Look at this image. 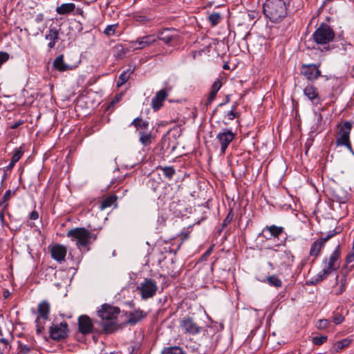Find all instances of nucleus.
I'll return each mask as SVG.
<instances>
[{
  "instance_id": "obj_1",
  "label": "nucleus",
  "mask_w": 354,
  "mask_h": 354,
  "mask_svg": "<svg viewBox=\"0 0 354 354\" xmlns=\"http://www.w3.org/2000/svg\"><path fill=\"white\" fill-rule=\"evenodd\" d=\"M119 313L120 309L118 307L106 304L101 306V308L97 311V315L101 319L100 324L105 333H112L116 330L115 319Z\"/></svg>"
},
{
  "instance_id": "obj_2",
  "label": "nucleus",
  "mask_w": 354,
  "mask_h": 354,
  "mask_svg": "<svg viewBox=\"0 0 354 354\" xmlns=\"http://www.w3.org/2000/svg\"><path fill=\"white\" fill-rule=\"evenodd\" d=\"M263 13L272 22L281 20L287 14L284 1L268 0L263 5Z\"/></svg>"
},
{
  "instance_id": "obj_3",
  "label": "nucleus",
  "mask_w": 354,
  "mask_h": 354,
  "mask_svg": "<svg viewBox=\"0 0 354 354\" xmlns=\"http://www.w3.org/2000/svg\"><path fill=\"white\" fill-rule=\"evenodd\" d=\"M67 236L73 241H76L77 248H85L91 243V239L95 240L97 236L84 227H75L67 232Z\"/></svg>"
},
{
  "instance_id": "obj_4",
  "label": "nucleus",
  "mask_w": 354,
  "mask_h": 354,
  "mask_svg": "<svg viewBox=\"0 0 354 354\" xmlns=\"http://www.w3.org/2000/svg\"><path fill=\"white\" fill-rule=\"evenodd\" d=\"M137 290L140 292L141 298L146 300L152 298L156 294L158 287L153 279L144 278L138 286Z\"/></svg>"
},
{
  "instance_id": "obj_5",
  "label": "nucleus",
  "mask_w": 354,
  "mask_h": 354,
  "mask_svg": "<svg viewBox=\"0 0 354 354\" xmlns=\"http://www.w3.org/2000/svg\"><path fill=\"white\" fill-rule=\"evenodd\" d=\"M50 306L48 301L44 300L38 304V316L35 320L36 330L37 334H40L44 330V321L48 319Z\"/></svg>"
},
{
  "instance_id": "obj_6",
  "label": "nucleus",
  "mask_w": 354,
  "mask_h": 354,
  "mask_svg": "<svg viewBox=\"0 0 354 354\" xmlns=\"http://www.w3.org/2000/svg\"><path fill=\"white\" fill-rule=\"evenodd\" d=\"M312 37L317 44H328L332 40V29L328 25L322 23L316 29Z\"/></svg>"
},
{
  "instance_id": "obj_7",
  "label": "nucleus",
  "mask_w": 354,
  "mask_h": 354,
  "mask_svg": "<svg viewBox=\"0 0 354 354\" xmlns=\"http://www.w3.org/2000/svg\"><path fill=\"white\" fill-rule=\"evenodd\" d=\"M179 328L185 335H196L202 330V327L198 326L192 317L188 316L180 319Z\"/></svg>"
},
{
  "instance_id": "obj_8",
  "label": "nucleus",
  "mask_w": 354,
  "mask_h": 354,
  "mask_svg": "<svg viewBox=\"0 0 354 354\" xmlns=\"http://www.w3.org/2000/svg\"><path fill=\"white\" fill-rule=\"evenodd\" d=\"M352 125L351 122L346 121L340 127L338 137L336 140L337 147L346 146L347 149L352 153H353L351 144L349 139V134L351 130Z\"/></svg>"
},
{
  "instance_id": "obj_9",
  "label": "nucleus",
  "mask_w": 354,
  "mask_h": 354,
  "mask_svg": "<svg viewBox=\"0 0 354 354\" xmlns=\"http://www.w3.org/2000/svg\"><path fill=\"white\" fill-rule=\"evenodd\" d=\"M68 326L66 322L60 324H53L50 327V337L53 340L60 341L66 339L68 336Z\"/></svg>"
},
{
  "instance_id": "obj_10",
  "label": "nucleus",
  "mask_w": 354,
  "mask_h": 354,
  "mask_svg": "<svg viewBox=\"0 0 354 354\" xmlns=\"http://www.w3.org/2000/svg\"><path fill=\"white\" fill-rule=\"evenodd\" d=\"M235 133L231 129H223L221 131L218 133L216 138L221 145V152L224 154L230 144L235 138Z\"/></svg>"
},
{
  "instance_id": "obj_11",
  "label": "nucleus",
  "mask_w": 354,
  "mask_h": 354,
  "mask_svg": "<svg viewBox=\"0 0 354 354\" xmlns=\"http://www.w3.org/2000/svg\"><path fill=\"white\" fill-rule=\"evenodd\" d=\"M156 39L162 41L165 44H169L172 41H178L180 36L175 28H165L158 32Z\"/></svg>"
},
{
  "instance_id": "obj_12",
  "label": "nucleus",
  "mask_w": 354,
  "mask_h": 354,
  "mask_svg": "<svg viewBox=\"0 0 354 354\" xmlns=\"http://www.w3.org/2000/svg\"><path fill=\"white\" fill-rule=\"evenodd\" d=\"M283 232L284 228L281 226H277L275 225H266L259 234V236H262L266 240H270L272 238L279 239Z\"/></svg>"
},
{
  "instance_id": "obj_13",
  "label": "nucleus",
  "mask_w": 354,
  "mask_h": 354,
  "mask_svg": "<svg viewBox=\"0 0 354 354\" xmlns=\"http://www.w3.org/2000/svg\"><path fill=\"white\" fill-rule=\"evenodd\" d=\"M78 327L82 334L88 335L93 330V323L88 315H82L78 318Z\"/></svg>"
},
{
  "instance_id": "obj_14",
  "label": "nucleus",
  "mask_w": 354,
  "mask_h": 354,
  "mask_svg": "<svg viewBox=\"0 0 354 354\" xmlns=\"http://www.w3.org/2000/svg\"><path fill=\"white\" fill-rule=\"evenodd\" d=\"M331 237L332 233L331 232H328L326 236L320 238L313 242L310 249V255L315 257H317L322 249L324 247L326 243L329 241Z\"/></svg>"
},
{
  "instance_id": "obj_15",
  "label": "nucleus",
  "mask_w": 354,
  "mask_h": 354,
  "mask_svg": "<svg viewBox=\"0 0 354 354\" xmlns=\"http://www.w3.org/2000/svg\"><path fill=\"white\" fill-rule=\"evenodd\" d=\"M301 73L308 80H314L320 75V71L315 64H304Z\"/></svg>"
},
{
  "instance_id": "obj_16",
  "label": "nucleus",
  "mask_w": 354,
  "mask_h": 354,
  "mask_svg": "<svg viewBox=\"0 0 354 354\" xmlns=\"http://www.w3.org/2000/svg\"><path fill=\"white\" fill-rule=\"evenodd\" d=\"M66 252V247L61 244H55L50 249L52 258L59 263L65 260Z\"/></svg>"
},
{
  "instance_id": "obj_17",
  "label": "nucleus",
  "mask_w": 354,
  "mask_h": 354,
  "mask_svg": "<svg viewBox=\"0 0 354 354\" xmlns=\"http://www.w3.org/2000/svg\"><path fill=\"white\" fill-rule=\"evenodd\" d=\"M156 41V37L154 35H149L144 37L137 38L132 42L133 46L136 49H142L145 47L149 46Z\"/></svg>"
},
{
  "instance_id": "obj_18",
  "label": "nucleus",
  "mask_w": 354,
  "mask_h": 354,
  "mask_svg": "<svg viewBox=\"0 0 354 354\" xmlns=\"http://www.w3.org/2000/svg\"><path fill=\"white\" fill-rule=\"evenodd\" d=\"M59 29H57L56 27H50L45 35V39L49 41L48 47L50 50L55 48L56 43L59 39Z\"/></svg>"
},
{
  "instance_id": "obj_19",
  "label": "nucleus",
  "mask_w": 354,
  "mask_h": 354,
  "mask_svg": "<svg viewBox=\"0 0 354 354\" xmlns=\"http://www.w3.org/2000/svg\"><path fill=\"white\" fill-rule=\"evenodd\" d=\"M322 270L317 274V279L316 281H319L323 280L327 275L331 273L332 272V254L328 258L326 259L322 263Z\"/></svg>"
},
{
  "instance_id": "obj_20",
  "label": "nucleus",
  "mask_w": 354,
  "mask_h": 354,
  "mask_svg": "<svg viewBox=\"0 0 354 354\" xmlns=\"http://www.w3.org/2000/svg\"><path fill=\"white\" fill-rule=\"evenodd\" d=\"M167 96L165 89L159 91L151 100V106L155 110H158L162 106V102Z\"/></svg>"
},
{
  "instance_id": "obj_21",
  "label": "nucleus",
  "mask_w": 354,
  "mask_h": 354,
  "mask_svg": "<svg viewBox=\"0 0 354 354\" xmlns=\"http://www.w3.org/2000/svg\"><path fill=\"white\" fill-rule=\"evenodd\" d=\"M147 317V313L140 309L135 310L129 313L127 323L131 325H135L138 322Z\"/></svg>"
},
{
  "instance_id": "obj_22",
  "label": "nucleus",
  "mask_w": 354,
  "mask_h": 354,
  "mask_svg": "<svg viewBox=\"0 0 354 354\" xmlns=\"http://www.w3.org/2000/svg\"><path fill=\"white\" fill-rule=\"evenodd\" d=\"M54 68L61 72L72 70L74 66L66 64L64 61V55H60L57 57L53 62Z\"/></svg>"
},
{
  "instance_id": "obj_23",
  "label": "nucleus",
  "mask_w": 354,
  "mask_h": 354,
  "mask_svg": "<svg viewBox=\"0 0 354 354\" xmlns=\"http://www.w3.org/2000/svg\"><path fill=\"white\" fill-rule=\"evenodd\" d=\"M222 86V83L219 79H217L214 82L211 86L210 92L206 102V106H209L216 98L218 91L220 90Z\"/></svg>"
},
{
  "instance_id": "obj_24",
  "label": "nucleus",
  "mask_w": 354,
  "mask_h": 354,
  "mask_svg": "<svg viewBox=\"0 0 354 354\" xmlns=\"http://www.w3.org/2000/svg\"><path fill=\"white\" fill-rule=\"evenodd\" d=\"M171 210L174 211V213L177 216L183 215L186 211L185 205V201L178 199L177 201L174 200L169 205Z\"/></svg>"
},
{
  "instance_id": "obj_25",
  "label": "nucleus",
  "mask_w": 354,
  "mask_h": 354,
  "mask_svg": "<svg viewBox=\"0 0 354 354\" xmlns=\"http://www.w3.org/2000/svg\"><path fill=\"white\" fill-rule=\"evenodd\" d=\"M75 9V5L73 3H65L56 8V12L61 15H66L73 12Z\"/></svg>"
},
{
  "instance_id": "obj_26",
  "label": "nucleus",
  "mask_w": 354,
  "mask_h": 354,
  "mask_svg": "<svg viewBox=\"0 0 354 354\" xmlns=\"http://www.w3.org/2000/svg\"><path fill=\"white\" fill-rule=\"evenodd\" d=\"M279 257L281 260V264L290 266L293 262L295 257L289 250H285L279 253Z\"/></svg>"
},
{
  "instance_id": "obj_27",
  "label": "nucleus",
  "mask_w": 354,
  "mask_h": 354,
  "mask_svg": "<svg viewBox=\"0 0 354 354\" xmlns=\"http://www.w3.org/2000/svg\"><path fill=\"white\" fill-rule=\"evenodd\" d=\"M118 199V197L116 195L113 194L107 196L104 199H103L100 204V209L104 210L106 208L110 207L113 205H115V207H117L116 201Z\"/></svg>"
},
{
  "instance_id": "obj_28",
  "label": "nucleus",
  "mask_w": 354,
  "mask_h": 354,
  "mask_svg": "<svg viewBox=\"0 0 354 354\" xmlns=\"http://www.w3.org/2000/svg\"><path fill=\"white\" fill-rule=\"evenodd\" d=\"M304 95L310 100L313 103L316 104L318 100V93L316 88L312 85H308L304 89Z\"/></svg>"
},
{
  "instance_id": "obj_29",
  "label": "nucleus",
  "mask_w": 354,
  "mask_h": 354,
  "mask_svg": "<svg viewBox=\"0 0 354 354\" xmlns=\"http://www.w3.org/2000/svg\"><path fill=\"white\" fill-rule=\"evenodd\" d=\"M336 280L337 284L334 287L335 288L334 291L335 292V294L339 295L342 294L345 290L346 278L344 274H342L341 276H337Z\"/></svg>"
},
{
  "instance_id": "obj_30",
  "label": "nucleus",
  "mask_w": 354,
  "mask_h": 354,
  "mask_svg": "<svg viewBox=\"0 0 354 354\" xmlns=\"http://www.w3.org/2000/svg\"><path fill=\"white\" fill-rule=\"evenodd\" d=\"M262 282L267 283L270 286H273L277 288L282 287L283 283L281 280L277 275H270L267 277L265 279L261 281Z\"/></svg>"
},
{
  "instance_id": "obj_31",
  "label": "nucleus",
  "mask_w": 354,
  "mask_h": 354,
  "mask_svg": "<svg viewBox=\"0 0 354 354\" xmlns=\"http://www.w3.org/2000/svg\"><path fill=\"white\" fill-rule=\"evenodd\" d=\"M16 193L15 190L8 189L4 194L2 199L0 201V207L3 208V211H6L8 207V201L10 199V198L14 196Z\"/></svg>"
},
{
  "instance_id": "obj_32",
  "label": "nucleus",
  "mask_w": 354,
  "mask_h": 354,
  "mask_svg": "<svg viewBox=\"0 0 354 354\" xmlns=\"http://www.w3.org/2000/svg\"><path fill=\"white\" fill-rule=\"evenodd\" d=\"M133 68H128L126 71H124L119 76V80L117 83L118 87L122 86L124 83H126L130 77V75L132 74L134 71Z\"/></svg>"
},
{
  "instance_id": "obj_33",
  "label": "nucleus",
  "mask_w": 354,
  "mask_h": 354,
  "mask_svg": "<svg viewBox=\"0 0 354 354\" xmlns=\"http://www.w3.org/2000/svg\"><path fill=\"white\" fill-rule=\"evenodd\" d=\"M157 169L160 170L164 176L169 180L171 179L176 174L175 169L173 166H159L157 167Z\"/></svg>"
},
{
  "instance_id": "obj_34",
  "label": "nucleus",
  "mask_w": 354,
  "mask_h": 354,
  "mask_svg": "<svg viewBox=\"0 0 354 354\" xmlns=\"http://www.w3.org/2000/svg\"><path fill=\"white\" fill-rule=\"evenodd\" d=\"M351 342L352 339L348 337L337 341L335 344H333V351L339 352L347 347Z\"/></svg>"
},
{
  "instance_id": "obj_35",
  "label": "nucleus",
  "mask_w": 354,
  "mask_h": 354,
  "mask_svg": "<svg viewBox=\"0 0 354 354\" xmlns=\"http://www.w3.org/2000/svg\"><path fill=\"white\" fill-rule=\"evenodd\" d=\"M131 125L134 126L137 129H147L149 127V122L142 120L140 118L138 117L131 122Z\"/></svg>"
},
{
  "instance_id": "obj_36",
  "label": "nucleus",
  "mask_w": 354,
  "mask_h": 354,
  "mask_svg": "<svg viewBox=\"0 0 354 354\" xmlns=\"http://www.w3.org/2000/svg\"><path fill=\"white\" fill-rule=\"evenodd\" d=\"M113 56L117 59H120L123 58L127 53L126 49L124 48V47L122 45H116L113 48Z\"/></svg>"
},
{
  "instance_id": "obj_37",
  "label": "nucleus",
  "mask_w": 354,
  "mask_h": 354,
  "mask_svg": "<svg viewBox=\"0 0 354 354\" xmlns=\"http://www.w3.org/2000/svg\"><path fill=\"white\" fill-rule=\"evenodd\" d=\"M161 354H185L184 351L179 346H169L164 348Z\"/></svg>"
},
{
  "instance_id": "obj_38",
  "label": "nucleus",
  "mask_w": 354,
  "mask_h": 354,
  "mask_svg": "<svg viewBox=\"0 0 354 354\" xmlns=\"http://www.w3.org/2000/svg\"><path fill=\"white\" fill-rule=\"evenodd\" d=\"M140 142L144 145L147 146L151 143V134L150 133H145L140 131Z\"/></svg>"
},
{
  "instance_id": "obj_39",
  "label": "nucleus",
  "mask_w": 354,
  "mask_h": 354,
  "mask_svg": "<svg viewBox=\"0 0 354 354\" xmlns=\"http://www.w3.org/2000/svg\"><path fill=\"white\" fill-rule=\"evenodd\" d=\"M18 350L20 354H29L32 351V347L27 344H24L19 341Z\"/></svg>"
},
{
  "instance_id": "obj_40",
  "label": "nucleus",
  "mask_w": 354,
  "mask_h": 354,
  "mask_svg": "<svg viewBox=\"0 0 354 354\" xmlns=\"http://www.w3.org/2000/svg\"><path fill=\"white\" fill-rule=\"evenodd\" d=\"M233 216H234L233 210L231 209L223 221L222 228L218 231L219 234L221 232L223 228L226 227L228 225V224L232 221Z\"/></svg>"
},
{
  "instance_id": "obj_41",
  "label": "nucleus",
  "mask_w": 354,
  "mask_h": 354,
  "mask_svg": "<svg viewBox=\"0 0 354 354\" xmlns=\"http://www.w3.org/2000/svg\"><path fill=\"white\" fill-rule=\"evenodd\" d=\"M333 43L335 42V44H333V49L334 48L340 49V48L337 44V42L339 41L340 45L342 46V48L344 50H346L345 44L344 43V40L341 38V35H339L338 37H336L334 32L333 33Z\"/></svg>"
},
{
  "instance_id": "obj_42",
  "label": "nucleus",
  "mask_w": 354,
  "mask_h": 354,
  "mask_svg": "<svg viewBox=\"0 0 354 354\" xmlns=\"http://www.w3.org/2000/svg\"><path fill=\"white\" fill-rule=\"evenodd\" d=\"M209 20L212 26H216L221 20V15L218 12H214L209 16Z\"/></svg>"
},
{
  "instance_id": "obj_43",
  "label": "nucleus",
  "mask_w": 354,
  "mask_h": 354,
  "mask_svg": "<svg viewBox=\"0 0 354 354\" xmlns=\"http://www.w3.org/2000/svg\"><path fill=\"white\" fill-rule=\"evenodd\" d=\"M23 153L24 151L21 147L15 149L11 160H12V162H17L21 158Z\"/></svg>"
},
{
  "instance_id": "obj_44",
  "label": "nucleus",
  "mask_w": 354,
  "mask_h": 354,
  "mask_svg": "<svg viewBox=\"0 0 354 354\" xmlns=\"http://www.w3.org/2000/svg\"><path fill=\"white\" fill-rule=\"evenodd\" d=\"M344 80L342 78H335V84L337 85V88H335V93L337 94L341 93L344 88Z\"/></svg>"
},
{
  "instance_id": "obj_45",
  "label": "nucleus",
  "mask_w": 354,
  "mask_h": 354,
  "mask_svg": "<svg viewBox=\"0 0 354 354\" xmlns=\"http://www.w3.org/2000/svg\"><path fill=\"white\" fill-rule=\"evenodd\" d=\"M117 27L118 24L109 25L104 29V33L107 36L113 35L115 32V29Z\"/></svg>"
},
{
  "instance_id": "obj_46",
  "label": "nucleus",
  "mask_w": 354,
  "mask_h": 354,
  "mask_svg": "<svg viewBox=\"0 0 354 354\" xmlns=\"http://www.w3.org/2000/svg\"><path fill=\"white\" fill-rule=\"evenodd\" d=\"M148 185L154 192H157L158 188L162 185L161 183L157 182L154 179H150Z\"/></svg>"
},
{
  "instance_id": "obj_47",
  "label": "nucleus",
  "mask_w": 354,
  "mask_h": 354,
  "mask_svg": "<svg viewBox=\"0 0 354 354\" xmlns=\"http://www.w3.org/2000/svg\"><path fill=\"white\" fill-rule=\"evenodd\" d=\"M225 117L227 118L229 120H232L234 118L239 117V114L237 112L234 111V110H230L225 113Z\"/></svg>"
},
{
  "instance_id": "obj_48",
  "label": "nucleus",
  "mask_w": 354,
  "mask_h": 354,
  "mask_svg": "<svg viewBox=\"0 0 354 354\" xmlns=\"http://www.w3.org/2000/svg\"><path fill=\"white\" fill-rule=\"evenodd\" d=\"M326 340V337L321 336V337H315L313 339V342L316 345H321Z\"/></svg>"
},
{
  "instance_id": "obj_49",
  "label": "nucleus",
  "mask_w": 354,
  "mask_h": 354,
  "mask_svg": "<svg viewBox=\"0 0 354 354\" xmlns=\"http://www.w3.org/2000/svg\"><path fill=\"white\" fill-rule=\"evenodd\" d=\"M344 320V317L343 314H340L338 315H335L333 317V324H339L342 323Z\"/></svg>"
},
{
  "instance_id": "obj_50",
  "label": "nucleus",
  "mask_w": 354,
  "mask_h": 354,
  "mask_svg": "<svg viewBox=\"0 0 354 354\" xmlns=\"http://www.w3.org/2000/svg\"><path fill=\"white\" fill-rule=\"evenodd\" d=\"M328 324L329 322L327 319H319L317 323V327L319 328H325Z\"/></svg>"
},
{
  "instance_id": "obj_51",
  "label": "nucleus",
  "mask_w": 354,
  "mask_h": 354,
  "mask_svg": "<svg viewBox=\"0 0 354 354\" xmlns=\"http://www.w3.org/2000/svg\"><path fill=\"white\" fill-rule=\"evenodd\" d=\"M343 230H344V226L342 224L336 226L333 229V236H335V234H340L343 231Z\"/></svg>"
},
{
  "instance_id": "obj_52",
  "label": "nucleus",
  "mask_w": 354,
  "mask_h": 354,
  "mask_svg": "<svg viewBox=\"0 0 354 354\" xmlns=\"http://www.w3.org/2000/svg\"><path fill=\"white\" fill-rule=\"evenodd\" d=\"M39 218V213L34 210L31 212L28 215V218L30 220H37Z\"/></svg>"
},
{
  "instance_id": "obj_53",
  "label": "nucleus",
  "mask_w": 354,
  "mask_h": 354,
  "mask_svg": "<svg viewBox=\"0 0 354 354\" xmlns=\"http://www.w3.org/2000/svg\"><path fill=\"white\" fill-rule=\"evenodd\" d=\"M340 245H338L335 250L333 252V267L335 266V261L338 259L339 257V250Z\"/></svg>"
},
{
  "instance_id": "obj_54",
  "label": "nucleus",
  "mask_w": 354,
  "mask_h": 354,
  "mask_svg": "<svg viewBox=\"0 0 354 354\" xmlns=\"http://www.w3.org/2000/svg\"><path fill=\"white\" fill-rule=\"evenodd\" d=\"M213 248H214V245H211L207 250L206 252L203 254V259H205L207 258L208 256H209L212 252V250H213Z\"/></svg>"
},
{
  "instance_id": "obj_55",
  "label": "nucleus",
  "mask_w": 354,
  "mask_h": 354,
  "mask_svg": "<svg viewBox=\"0 0 354 354\" xmlns=\"http://www.w3.org/2000/svg\"><path fill=\"white\" fill-rule=\"evenodd\" d=\"M44 20V15L42 13H39L36 15L35 21L39 24L41 23Z\"/></svg>"
},
{
  "instance_id": "obj_56",
  "label": "nucleus",
  "mask_w": 354,
  "mask_h": 354,
  "mask_svg": "<svg viewBox=\"0 0 354 354\" xmlns=\"http://www.w3.org/2000/svg\"><path fill=\"white\" fill-rule=\"evenodd\" d=\"M24 123L22 120H18L17 122H15L13 124L10 126V128L12 129H15L18 128L20 125H21Z\"/></svg>"
},
{
  "instance_id": "obj_57",
  "label": "nucleus",
  "mask_w": 354,
  "mask_h": 354,
  "mask_svg": "<svg viewBox=\"0 0 354 354\" xmlns=\"http://www.w3.org/2000/svg\"><path fill=\"white\" fill-rule=\"evenodd\" d=\"M0 343L4 344V345H8L9 344V342L7 339L6 338H3V337H0Z\"/></svg>"
},
{
  "instance_id": "obj_58",
  "label": "nucleus",
  "mask_w": 354,
  "mask_h": 354,
  "mask_svg": "<svg viewBox=\"0 0 354 354\" xmlns=\"http://www.w3.org/2000/svg\"><path fill=\"white\" fill-rule=\"evenodd\" d=\"M16 164V162H12V160H11L10 162L9 163V165L7 166V169H12L15 165Z\"/></svg>"
},
{
  "instance_id": "obj_59",
  "label": "nucleus",
  "mask_w": 354,
  "mask_h": 354,
  "mask_svg": "<svg viewBox=\"0 0 354 354\" xmlns=\"http://www.w3.org/2000/svg\"><path fill=\"white\" fill-rule=\"evenodd\" d=\"M229 102H230V97L227 95V96H226L225 102L219 104L218 106H221L228 103Z\"/></svg>"
},
{
  "instance_id": "obj_60",
  "label": "nucleus",
  "mask_w": 354,
  "mask_h": 354,
  "mask_svg": "<svg viewBox=\"0 0 354 354\" xmlns=\"http://www.w3.org/2000/svg\"><path fill=\"white\" fill-rule=\"evenodd\" d=\"M6 211H3V209L1 210V212L0 214V219H1V221L3 223H4V213H5Z\"/></svg>"
},
{
  "instance_id": "obj_61",
  "label": "nucleus",
  "mask_w": 354,
  "mask_h": 354,
  "mask_svg": "<svg viewBox=\"0 0 354 354\" xmlns=\"http://www.w3.org/2000/svg\"><path fill=\"white\" fill-rule=\"evenodd\" d=\"M165 195H166V192H165L163 194H160L158 195V199L163 200L165 198Z\"/></svg>"
},
{
  "instance_id": "obj_62",
  "label": "nucleus",
  "mask_w": 354,
  "mask_h": 354,
  "mask_svg": "<svg viewBox=\"0 0 354 354\" xmlns=\"http://www.w3.org/2000/svg\"><path fill=\"white\" fill-rule=\"evenodd\" d=\"M236 104H234L231 109V110H234V111H235L236 109Z\"/></svg>"
},
{
  "instance_id": "obj_63",
  "label": "nucleus",
  "mask_w": 354,
  "mask_h": 354,
  "mask_svg": "<svg viewBox=\"0 0 354 354\" xmlns=\"http://www.w3.org/2000/svg\"><path fill=\"white\" fill-rule=\"evenodd\" d=\"M229 68V66L227 64H224L223 66V69H228Z\"/></svg>"
}]
</instances>
